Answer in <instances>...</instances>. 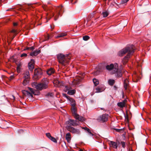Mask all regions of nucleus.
Returning a JSON list of instances; mask_svg holds the SVG:
<instances>
[{"instance_id":"obj_1","label":"nucleus","mask_w":151,"mask_h":151,"mask_svg":"<svg viewBox=\"0 0 151 151\" xmlns=\"http://www.w3.org/2000/svg\"><path fill=\"white\" fill-rule=\"evenodd\" d=\"M135 49L134 45L130 47H127L119 51L118 53V55L120 57L124 56L126 53L127 54L125 56L122 60V63L124 65H125L128 62L131 55L134 52Z\"/></svg>"},{"instance_id":"obj_2","label":"nucleus","mask_w":151,"mask_h":151,"mask_svg":"<svg viewBox=\"0 0 151 151\" xmlns=\"http://www.w3.org/2000/svg\"><path fill=\"white\" fill-rule=\"evenodd\" d=\"M71 56V54L64 55L62 53H60L57 55L59 62L64 66L68 64Z\"/></svg>"},{"instance_id":"obj_3","label":"nucleus","mask_w":151,"mask_h":151,"mask_svg":"<svg viewBox=\"0 0 151 151\" xmlns=\"http://www.w3.org/2000/svg\"><path fill=\"white\" fill-rule=\"evenodd\" d=\"M49 81L46 78L42 80L41 83H38L36 82H33L32 83V86L38 90H41L48 88Z\"/></svg>"},{"instance_id":"obj_4","label":"nucleus","mask_w":151,"mask_h":151,"mask_svg":"<svg viewBox=\"0 0 151 151\" xmlns=\"http://www.w3.org/2000/svg\"><path fill=\"white\" fill-rule=\"evenodd\" d=\"M75 106L76 105H75V104H73V106H71V110L73 116L75 119L80 121L83 122L84 121V118L81 116H80L77 114V110L75 107Z\"/></svg>"},{"instance_id":"obj_5","label":"nucleus","mask_w":151,"mask_h":151,"mask_svg":"<svg viewBox=\"0 0 151 151\" xmlns=\"http://www.w3.org/2000/svg\"><path fill=\"white\" fill-rule=\"evenodd\" d=\"M42 70L40 68L35 69L34 70V76L33 78L34 79L38 80L41 77L42 74Z\"/></svg>"},{"instance_id":"obj_6","label":"nucleus","mask_w":151,"mask_h":151,"mask_svg":"<svg viewBox=\"0 0 151 151\" xmlns=\"http://www.w3.org/2000/svg\"><path fill=\"white\" fill-rule=\"evenodd\" d=\"M66 128L67 129L73 134L80 135L81 134V131L79 129L75 128L70 126H66Z\"/></svg>"},{"instance_id":"obj_7","label":"nucleus","mask_w":151,"mask_h":151,"mask_svg":"<svg viewBox=\"0 0 151 151\" xmlns=\"http://www.w3.org/2000/svg\"><path fill=\"white\" fill-rule=\"evenodd\" d=\"M79 121H77L76 120H74L72 119H69L66 122V124L71 126H74L79 125L80 124Z\"/></svg>"},{"instance_id":"obj_8","label":"nucleus","mask_w":151,"mask_h":151,"mask_svg":"<svg viewBox=\"0 0 151 151\" xmlns=\"http://www.w3.org/2000/svg\"><path fill=\"white\" fill-rule=\"evenodd\" d=\"M108 118V115L106 114L100 116L98 118L97 120L101 122H104L107 121Z\"/></svg>"},{"instance_id":"obj_9","label":"nucleus","mask_w":151,"mask_h":151,"mask_svg":"<svg viewBox=\"0 0 151 151\" xmlns=\"http://www.w3.org/2000/svg\"><path fill=\"white\" fill-rule=\"evenodd\" d=\"M63 10V6L60 5L58 6L56 8V15L55 17V20H56L60 15Z\"/></svg>"},{"instance_id":"obj_10","label":"nucleus","mask_w":151,"mask_h":151,"mask_svg":"<svg viewBox=\"0 0 151 151\" xmlns=\"http://www.w3.org/2000/svg\"><path fill=\"white\" fill-rule=\"evenodd\" d=\"M114 73H115V75L116 77L119 78L121 77L122 76V74L120 71L119 70L118 65L116 63H115L114 67Z\"/></svg>"},{"instance_id":"obj_11","label":"nucleus","mask_w":151,"mask_h":151,"mask_svg":"<svg viewBox=\"0 0 151 151\" xmlns=\"http://www.w3.org/2000/svg\"><path fill=\"white\" fill-rule=\"evenodd\" d=\"M35 65V62L34 60L31 59L30 61L28 64V67L30 71L32 72L34 68V65Z\"/></svg>"},{"instance_id":"obj_12","label":"nucleus","mask_w":151,"mask_h":151,"mask_svg":"<svg viewBox=\"0 0 151 151\" xmlns=\"http://www.w3.org/2000/svg\"><path fill=\"white\" fill-rule=\"evenodd\" d=\"M124 86L125 90L129 92V81L127 78L125 79L124 81Z\"/></svg>"},{"instance_id":"obj_13","label":"nucleus","mask_w":151,"mask_h":151,"mask_svg":"<svg viewBox=\"0 0 151 151\" xmlns=\"http://www.w3.org/2000/svg\"><path fill=\"white\" fill-rule=\"evenodd\" d=\"M127 101V99H124L122 102L118 103L117 105L119 107L121 108H123L125 106Z\"/></svg>"},{"instance_id":"obj_14","label":"nucleus","mask_w":151,"mask_h":151,"mask_svg":"<svg viewBox=\"0 0 151 151\" xmlns=\"http://www.w3.org/2000/svg\"><path fill=\"white\" fill-rule=\"evenodd\" d=\"M63 96L67 98V99L69 101L71 106H73V104H75L76 105L75 101L72 98H70L68 95H63Z\"/></svg>"},{"instance_id":"obj_15","label":"nucleus","mask_w":151,"mask_h":151,"mask_svg":"<svg viewBox=\"0 0 151 151\" xmlns=\"http://www.w3.org/2000/svg\"><path fill=\"white\" fill-rule=\"evenodd\" d=\"M105 69H106L105 65L103 64H101L99 66L98 70L99 71V72H103Z\"/></svg>"},{"instance_id":"obj_16","label":"nucleus","mask_w":151,"mask_h":151,"mask_svg":"<svg viewBox=\"0 0 151 151\" xmlns=\"http://www.w3.org/2000/svg\"><path fill=\"white\" fill-rule=\"evenodd\" d=\"M109 144L111 147H112L113 148L116 149L117 148L118 144L117 142L110 141Z\"/></svg>"},{"instance_id":"obj_17","label":"nucleus","mask_w":151,"mask_h":151,"mask_svg":"<svg viewBox=\"0 0 151 151\" xmlns=\"http://www.w3.org/2000/svg\"><path fill=\"white\" fill-rule=\"evenodd\" d=\"M114 65L113 64H111L109 65H106V69L108 70H111L113 69L114 70L115 65Z\"/></svg>"},{"instance_id":"obj_18","label":"nucleus","mask_w":151,"mask_h":151,"mask_svg":"<svg viewBox=\"0 0 151 151\" xmlns=\"http://www.w3.org/2000/svg\"><path fill=\"white\" fill-rule=\"evenodd\" d=\"M40 50H36L35 51L31 52L30 55L32 56H36L40 53Z\"/></svg>"},{"instance_id":"obj_19","label":"nucleus","mask_w":151,"mask_h":151,"mask_svg":"<svg viewBox=\"0 0 151 151\" xmlns=\"http://www.w3.org/2000/svg\"><path fill=\"white\" fill-rule=\"evenodd\" d=\"M24 79L23 82V84L25 86L27 85L29 83L30 78H24Z\"/></svg>"},{"instance_id":"obj_20","label":"nucleus","mask_w":151,"mask_h":151,"mask_svg":"<svg viewBox=\"0 0 151 151\" xmlns=\"http://www.w3.org/2000/svg\"><path fill=\"white\" fill-rule=\"evenodd\" d=\"M55 72L54 70L52 68L48 69L47 71V73L49 75H51Z\"/></svg>"},{"instance_id":"obj_21","label":"nucleus","mask_w":151,"mask_h":151,"mask_svg":"<svg viewBox=\"0 0 151 151\" xmlns=\"http://www.w3.org/2000/svg\"><path fill=\"white\" fill-rule=\"evenodd\" d=\"M67 35V34L66 32H62L59 34L57 36L55 37L56 39H57L59 37L65 36Z\"/></svg>"},{"instance_id":"obj_22","label":"nucleus","mask_w":151,"mask_h":151,"mask_svg":"<svg viewBox=\"0 0 151 151\" xmlns=\"http://www.w3.org/2000/svg\"><path fill=\"white\" fill-rule=\"evenodd\" d=\"M65 138L68 142H69L70 141L71 139V135L70 133H68L66 134L65 135Z\"/></svg>"},{"instance_id":"obj_23","label":"nucleus","mask_w":151,"mask_h":151,"mask_svg":"<svg viewBox=\"0 0 151 151\" xmlns=\"http://www.w3.org/2000/svg\"><path fill=\"white\" fill-rule=\"evenodd\" d=\"M101 14L104 17H106L108 16L109 14V13L107 11H105L103 12Z\"/></svg>"},{"instance_id":"obj_24","label":"nucleus","mask_w":151,"mask_h":151,"mask_svg":"<svg viewBox=\"0 0 151 151\" xmlns=\"http://www.w3.org/2000/svg\"><path fill=\"white\" fill-rule=\"evenodd\" d=\"M24 78H30L29 73V71L26 70L24 74Z\"/></svg>"},{"instance_id":"obj_25","label":"nucleus","mask_w":151,"mask_h":151,"mask_svg":"<svg viewBox=\"0 0 151 151\" xmlns=\"http://www.w3.org/2000/svg\"><path fill=\"white\" fill-rule=\"evenodd\" d=\"M76 91L75 89L71 90L70 89L68 91L67 93L69 94H74L76 93Z\"/></svg>"},{"instance_id":"obj_26","label":"nucleus","mask_w":151,"mask_h":151,"mask_svg":"<svg viewBox=\"0 0 151 151\" xmlns=\"http://www.w3.org/2000/svg\"><path fill=\"white\" fill-rule=\"evenodd\" d=\"M115 83V81L113 79H109L108 81V83L109 85L113 86Z\"/></svg>"},{"instance_id":"obj_27","label":"nucleus","mask_w":151,"mask_h":151,"mask_svg":"<svg viewBox=\"0 0 151 151\" xmlns=\"http://www.w3.org/2000/svg\"><path fill=\"white\" fill-rule=\"evenodd\" d=\"M93 81L94 85L96 86H97L99 84V81L96 78H93Z\"/></svg>"},{"instance_id":"obj_28","label":"nucleus","mask_w":151,"mask_h":151,"mask_svg":"<svg viewBox=\"0 0 151 151\" xmlns=\"http://www.w3.org/2000/svg\"><path fill=\"white\" fill-rule=\"evenodd\" d=\"M95 92L96 93L101 92L103 91V90L101 88L97 87L96 89Z\"/></svg>"},{"instance_id":"obj_29","label":"nucleus","mask_w":151,"mask_h":151,"mask_svg":"<svg viewBox=\"0 0 151 151\" xmlns=\"http://www.w3.org/2000/svg\"><path fill=\"white\" fill-rule=\"evenodd\" d=\"M65 85V84L63 82H60L58 85V87L61 88L62 87H64Z\"/></svg>"},{"instance_id":"obj_30","label":"nucleus","mask_w":151,"mask_h":151,"mask_svg":"<svg viewBox=\"0 0 151 151\" xmlns=\"http://www.w3.org/2000/svg\"><path fill=\"white\" fill-rule=\"evenodd\" d=\"M17 71H18L20 70L22 65L21 63H20L18 64H17Z\"/></svg>"},{"instance_id":"obj_31","label":"nucleus","mask_w":151,"mask_h":151,"mask_svg":"<svg viewBox=\"0 0 151 151\" xmlns=\"http://www.w3.org/2000/svg\"><path fill=\"white\" fill-rule=\"evenodd\" d=\"M64 87H65V88L64 89V91L65 92H67V91L68 92L69 90V89L71 88L70 87H69L67 86H65V85Z\"/></svg>"},{"instance_id":"obj_32","label":"nucleus","mask_w":151,"mask_h":151,"mask_svg":"<svg viewBox=\"0 0 151 151\" xmlns=\"http://www.w3.org/2000/svg\"><path fill=\"white\" fill-rule=\"evenodd\" d=\"M22 91L23 94H32L30 92L25 90H22Z\"/></svg>"},{"instance_id":"obj_33","label":"nucleus","mask_w":151,"mask_h":151,"mask_svg":"<svg viewBox=\"0 0 151 151\" xmlns=\"http://www.w3.org/2000/svg\"><path fill=\"white\" fill-rule=\"evenodd\" d=\"M42 7L45 11H49L50 12V10L48 9V8L47 6H42Z\"/></svg>"},{"instance_id":"obj_34","label":"nucleus","mask_w":151,"mask_h":151,"mask_svg":"<svg viewBox=\"0 0 151 151\" xmlns=\"http://www.w3.org/2000/svg\"><path fill=\"white\" fill-rule=\"evenodd\" d=\"M35 95H22V98H24V96H27V97L29 98V99H30L31 98H32L33 97H34L33 96Z\"/></svg>"},{"instance_id":"obj_35","label":"nucleus","mask_w":151,"mask_h":151,"mask_svg":"<svg viewBox=\"0 0 151 151\" xmlns=\"http://www.w3.org/2000/svg\"><path fill=\"white\" fill-rule=\"evenodd\" d=\"M27 56V54L25 53H23L20 55V57L23 58L26 57Z\"/></svg>"},{"instance_id":"obj_36","label":"nucleus","mask_w":151,"mask_h":151,"mask_svg":"<svg viewBox=\"0 0 151 151\" xmlns=\"http://www.w3.org/2000/svg\"><path fill=\"white\" fill-rule=\"evenodd\" d=\"M50 139L55 143H57V141L56 140V139L54 137L52 136L51 137V138Z\"/></svg>"},{"instance_id":"obj_37","label":"nucleus","mask_w":151,"mask_h":151,"mask_svg":"<svg viewBox=\"0 0 151 151\" xmlns=\"http://www.w3.org/2000/svg\"><path fill=\"white\" fill-rule=\"evenodd\" d=\"M89 37L88 36H84L83 37V39L85 41L89 39Z\"/></svg>"},{"instance_id":"obj_38","label":"nucleus","mask_w":151,"mask_h":151,"mask_svg":"<svg viewBox=\"0 0 151 151\" xmlns=\"http://www.w3.org/2000/svg\"><path fill=\"white\" fill-rule=\"evenodd\" d=\"M60 81H58V80H55L53 82V83L54 84H55V86H58V83H59V82Z\"/></svg>"},{"instance_id":"obj_39","label":"nucleus","mask_w":151,"mask_h":151,"mask_svg":"<svg viewBox=\"0 0 151 151\" xmlns=\"http://www.w3.org/2000/svg\"><path fill=\"white\" fill-rule=\"evenodd\" d=\"M129 1V0H122L121 4H125Z\"/></svg>"},{"instance_id":"obj_40","label":"nucleus","mask_w":151,"mask_h":151,"mask_svg":"<svg viewBox=\"0 0 151 151\" xmlns=\"http://www.w3.org/2000/svg\"><path fill=\"white\" fill-rule=\"evenodd\" d=\"M121 144L122 146V147L123 148H125L126 146V143L125 142H121Z\"/></svg>"},{"instance_id":"obj_41","label":"nucleus","mask_w":151,"mask_h":151,"mask_svg":"<svg viewBox=\"0 0 151 151\" xmlns=\"http://www.w3.org/2000/svg\"><path fill=\"white\" fill-rule=\"evenodd\" d=\"M46 136L49 139H50L51 138V137H52L51 136L50 133H46Z\"/></svg>"},{"instance_id":"obj_42","label":"nucleus","mask_w":151,"mask_h":151,"mask_svg":"<svg viewBox=\"0 0 151 151\" xmlns=\"http://www.w3.org/2000/svg\"><path fill=\"white\" fill-rule=\"evenodd\" d=\"M28 88L29 90L32 93H33L34 94L35 92L34 91L33 89L29 87H28Z\"/></svg>"},{"instance_id":"obj_43","label":"nucleus","mask_w":151,"mask_h":151,"mask_svg":"<svg viewBox=\"0 0 151 151\" xmlns=\"http://www.w3.org/2000/svg\"><path fill=\"white\" fill-rule=\"evenodd\" d=\"M88 134L89 135L91 136H93L94 135L93 134L91 133V132L90 130H89V131L88 132Z\"/></svg>"},{"instance_id":"obj_44","label":"nucleus","mask_w":151,"mask_h":151,"mask_svg":"<svg viewBox=\"0 0 151 151\" xmlns=\"http://www.w3.org/2000/svg\"><path fill=\"white\" fill-rule=\"evenodd\" d=\"M11 96L10 97V99H15V97L14 96V95H10Z\"/></svg>"},{"instance_id":"obj_45","label":"nucleus","mask_w":151,"mask_h":151,"mask_svg":"<svg viewBox=\"0 0 151 151\" xmlns=\"http://www.w3.org/2000/svg\"><path fill=\"white\" fill-rule=\"evenodd\" d=\"M83 129L87 131L88 132L90 130L89 129L86 127H83Z\"/></svg>"},{"instance_id":"obj_46","label":"nucleus","mask_w":151,"mask_h":151,"mask_svg":"<svg viewBox=\"0 0 151 151\" xmlns=\"http://www.w3.org/2000/svg\"><path fill=\"white\" fill-rule=\"evenodd\" d=\"M35 49V47L34 46H32L29 47V50H33Z\"/></svg>"},{"instance_id":"obj_47","label":"nucleus","mask_w":151,"mask_h":151,"mask_svg":"<svg viewBox=\"0 0 151 151\" xmlns=\"http://www.w3.org/2000/svg\"><path fill=\"white\" fill-rule=\"evenodd\" d=\"M17 30L15 29H13L11 31V32L14 33H15L16 32Z\"/></svg>"},{"instance_id":"obj_48","label":"nucleus","mask_w":151,"mask_h":151,"mask_svg":"<svg viewBox=\"0 0 151 151\" xmlns=\"http://www.w3.org/2000/svg\"><path fill=\"white\" fill-rule=\"evenodd\" d=\"M14 78V76L13 75H12L10 77H9V78H10V80H12V79H13Z\"/></svg>"},{"instance_id":"obj_49","label":"nucleus","mask_w":151,"mask_h":151,"mask_svg":"<svg viewBox=\"0 0 151 151\" xmlns=\"http://www.w3.org/2000/svg\"><path fill=\"white\" fill-rule=\"evenodd\" d=\"M13 24L14 26H16L18 24L17 22H14Z\"/></svg>"},{"instance_id":"obj_50","label":"nucleus","mask_w":151,"mask_h":151,"mask_svg":"<svg viewBox=\"0 0 151 151\" xmlns=\"http://www.w3.org/2000/svg\"><path fill=\"white\" fill-rule=\"evenodd\" d=\"M29 50V47H27L24 50Z\"/></svg>"},{"instance_id":"obj_51","label":"nucleus","mask_w":151,"mask_h":151,"mask_svg":"<svg viewBox=\"0 0 151 151\" xmlns=\"http://www.w3.org/2000/svg\"><path fill=\"white\" fill-rule=\"evenodd\" d=\"M5 0H0V4L3 2Z\"/></svg>"},{"instance_id":"obj_52","label":"nucleus","mask_w":151,"mask_h":151,"mask_svg":"<svg viewBox=\"0 0 151 151\" xmlns=\"http://www.w3.org/2000/svg\"><path fill=\"white\" fill-rule=\"evenodd\" d=\"M23 132V130L22 129H20V130L19 131V132L20 133H21V132Z\"/></svg>"},{"instance_id":"obj_53","label":"nucleus","mask_w":151,"mask_h":151,"mask_svg":"<svg viewBox=\"0 0 151 151\" xmlns=\"http://www.w3.org/2000/svg\"><path fill=\"white\" fill-rule=\"evenodd\" d=\"M73 0H71V2L72 4H74L76 2V1H75L74 3H73Z\"/></svg>"},{"instance_id":"obj_54","label":"nucleus","mask_w":151,"mask_h":151,"mask_svg":"<svg viewBox=\"0 0 151 151\" xmlns=\"http://www.w3.org/2000/svg\"><path fill=\"white\" fill-rule=\"evenodd\" d=\"M49 38H50L49 36L48 35L47 36V39H46V40H48V39H49Z\"/></svg>"},{"instance_id":"obj_55","label":"nucleus","mask_w":151,"mask_h":151,"mask_svg":"<svg viewBox=\"0 0 151 151\" xmlns=\"http://www.w3.org/2000/svg\"><path fill=\"white\" fill-rule=\"evenodd\" d=\"M116 131H117V132H119L120 130V129H116Z\"/></svg>"},{"instance_id":"obj_56","label":"nucleus","mask_w":151,"mask_h":151,"mask_svg":"<svg viewBox=\"0 0 151 151\" xmlns=\"http://www.w3.org/2000/svg\"><path fill=\"white\" fill-rule=\"evenodd\" d=\"M12 9V8H10V9H8L6 10V11H10V9Z\"/></svg>"},{"instance_id":"obj_57","label":"nucleus","mask_w":151,"mask_h":151,"mask_svg":"<svg viewBox=\"0 0 151 151\" xmlns=\"http://www.w3.org/2000/svg\"><path fill=\"white\" fill-rule=\"evenodd\" d=\"M52 16H54V15H55V14L54 12H53L52 13Z\"/></svg>"},{"instance_id":"obj_58","label":"nucleus","mask_w":151,"mask_h":151,"mask_svg":"<svg viewBox=\"0 0 151 151\" xmlns=\"http://www.w3.org/2000/svg\"><path fill=\"white\" fill-rule=\"evenodd\" d=\"M78 151H83V150H82L80 149Z\"/></svg>"},{"instance_id":"obj_59","label":"nucleus","mask_w":151,"mask_h":151,"mask_svg":"<svg viewBox=\"0 0 151 151\" xmlns=\"http://www.w3.org/2000/svg\"><path fill=\"white\" fill-rule=\"evenodd\" d=\"M52 95H46V96H52Z\"/></svg>"},{"instance_id":"obj_60","label":"nucleus","mask_w":151,"mask_h":151,"mask_svg":"<svg viewBox=\"0 0 151 151\" xmlns=\"http://www.w3.org/2000/svg\"><path fill=\"white\" fill-rule=\"evenodd\" d=\"M47 94L48 95H49V94H52V93H48Z\"/></svg>"},{"instance_id":"obj_61","label":"nucleus","mask_w":151,"mask_h":151,"mask_svg":"<svg viewBox=\"0 0 151 151\" xmlns=\"http://www.w3.org/2000/svg\"><path fill=\"white\" fill-rule=\"evenodd\" d=\"M31 5V4H28V5L29 6V5Z\"/></svg>"},{"instance_id":"obj_62","label":"nucleus","mask_w":151,"mask_h":151,"mask_svg":"<svg viewBox=\"0 0 151 151\" xmlns=\"http://www.w3.org/2000/svg\"><path fill=\"white\" fill-rule=\"evenodd\" d=\"M124 96V95H122V97H123Z\"/></svg>"},{"instance_id":"obj_63","label":"nucleus","mask_w":151,"mask_h":151,"mask_svg":"<svg viewBox=\"0 0 151 151\" xmlns=\"http://www.w3.org/2000/svg\"><path fill=\"white\" fill-rule=\"evenodd\" d=\"M63 94L64 95V94H66L63 93Z\"/></svg>"},{"instance_id":"obj_64","label":"nucleus","mask_w":151,"mask_h":151,"mask_svg":"<svg viewBox=\"0 0 151 151\" xmlns=\"http://www.w3.org/2000/svg\"><path fill=\"white\" fill-rule=\"evenodd\" d=\"M20 10L21 11V10H22V9H20Z\"/></svg>"}]
</instances>
